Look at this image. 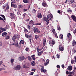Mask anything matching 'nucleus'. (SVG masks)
<instances>
[{"mask_svg": "<svg viewBox=\"0 0 76 76\" xmlns=\"http://www.w3.org/2000/svg\"><path fill=\"white\" fill-rule=\"evenodd\" d=\"M12 3H16V1L14 0L11 2V6L12 7H14L15 9H16V8H17V7H18L17 5H16L15 4H12Z\"/></svg>", "mask_w": 76, "mask_h": 76, "instance_id": "1", "label": "nucleus"}, {"mask_svg": "<svg viewBox=\"0 0 76 76\" xmlns=\"http://www.w3.org/2000/svg\"><path fill=\"white\" fill-rule=\"evenodd\" d=\"M21 67L20 65H17L15 66H14L13 68L14 70H19L20 69Z\"/></svg>", "mask_w": 76, "mask_h": 76, "instance_id": "2", "label": "nucleus"}, {"mask_svg": "<svg viewBox=\"0 0 76 76\" xmlns=\"http://www.w3.org/2000/svg\"><path fill=\"white\" fill-rule=\"evenodd\" d=\"M33 29L34 31V33H36V32H37V33H39L40 32V31H39L38 28H33Z\"/></svg>", "mask_w": 76, "mask_h": 76, "instance_id": "3", "label": "nucleus"}, {"mask_svg": "<svg viewBox=\"0 0 76 76\" xmlns=\"http://www.w3.org/2000/svg\"><path fill=\"white\" fill-rule=\"evenodd\" d=\"M49 43L50 45L52 44V47H53V45L55 44V41L54 39H53L52 41L50 40L49 42Z\"/></svg>", "mask_w": 76, "mask_h": 76, "instance_id": "4", "label": "nucleus"}, {"mask_svg": "<svg viewBox=\"0 0 76 76\" xmlns=\"http://www.w3.org/2000/svg\"><path fill=\"white\" fill-rule=\"evenodd\" d=\"M67 37L69 39V41L70 42L71 41V39H72L71 37H71V34L70 33H68L67 34Z\"/></svg>", "mask_w": 76, "mask_h": 76, "instance_id": "5", "label": "nucleus"}, {"mask_svg": "<svg viewBox=\"0 0 76 76\" xmlns=\"http://www.w3.org/2000/svg\"><path fill=\"white\" fill-rule=\"evenodd\" d=\"M59 49L60 51H64V47H63V45H61L59 46Z\"/></svg>", "mask_w": 76, "mask_h": 76, "instance_id": "6", "label": "nucleus"}, {"mask_svg": "<svg viewBox=\"0 0 76 76\" xmlns=\"http://www.w3.org/2000/svg\"><path fill=\"white\" fill-rule=\"evenodd\" d=\"M75 3L74 0H68V3L69 4H72V3Z\"/></svg>", "mask_w": 76, "mask_h": 76, "instance_id": "7", "label": "nucleus"}, {"mask_svg": "<svg viewBox=\"0 0 76 76\" xmlns=\"http://www.w3.org/2000/svg\"><path fill=\"white\" fill-rule=\"evenodd\" d=\"M76 41H75V40H73L72 42V46L73 48L75 47V45H76Z\"/></svg>", "mask_w": 76, "mask_h": 76, "instance_id": "8", "label": "nucleus"}, {"mask_svg": "<svg viewBox=\"0 0 76 76\" xmlns=\"http://www.w3.org/2000/svg\"><path fill=\"white\" fill-rule=\"evenodd\" d=\"M71 18L72 19H73V20L75 22H76V17L74 15H72L71 16Z\"/></svg>", "mask_w": 76, "mask_h": 76, "instance_id": "9", "label": "nucleus"}, {"mask_svg": "<svg viewBox=\"0 0 76 76\" xmlns=\"http://www.w3.org/2000/svg\"><path fill=\"white\" fill-rule=\"evenodd\" d=\"M46 40H47V39L45 38L43 39V45L44 46H45V43H46Z\"/></svg>", "mask_w": 76, "mask_h": 76, "instance_id": "10", "label": "nucleus"}, {"mask_svg": "<svg viewBox=\"0 0 76 76\" xmlns=\"http://www.w3.org/2000/svg\"><path fill=\"white\" fill-rule=\"evenodd\" d=\"M67 69L69 71H71V70H72V66H68L67 68Z\"/></svg>", "mask_w": 76, "mask_h": 76, "instance_id": "11", "label": "nucleus"}, {"mask_svg": "<svg viewBox=\"0 0 76 76\" xmlns=\"http://www.w3.org/2000/svg\"><path fill=\"white\" fill-rule=\"evenodd\" d=\"M37 17L38 18H42V16L41 14V13H38L37 15Z\"/></svg>", "mask_w": 76, "mask_h": 76, "instance_id": "12", "label": "nucleus"}, {"mask_svg": "<svg viewBox=\"0 0 76 76\" xmlns=\"http://www.w3.org/2000/svg\"><path fill=\"white\" fill-rule=\"evenodd\" d=\"M7 33L6 32H4L2 34V37H6V36H7Z\"/></svg>", "mask_w": 76, "mask_h": 76, "instance_id": "13", "label": "nucleus"}, {"mask_svg": "<svg viewBox=\"0 0 76 76\" xmlns=\"http://www.w3.org/2000/svg\"><path fill=\"white\" fill-rule=\"evenodd\" d=\"M12 40L14 42H15L16 40V37L15 36V35L12 37Z\"/></svg>", "mask_w": 76, "mask_h": 76, "instance_id": "14", "label": "nucleus"}, {"mask_svg": "<svg viewBox=\"0 0 76 76\" xmlns=\"http://www.w3.org/2000/svg\"><path fill=\"white\" fill-rule=\"evenodd\" d=\"M42 5L44 7H47V3L45 2H43L42 3Z\"/></svg>", "mask_w": 76, "mask_h": 76, "instance_id": "15", "label": "nucleus"}, {"mask_svg": "<svg viewBox=\"0 0 76 76\" xmlns=\"http://www.w3.org/2000/svg\"><path fill=\"white\" fill-rule=\"evenodd\" d=\"M43 52H44V50L42 51L41 52L37 53V54L38 56H41V55L42 54Z\"/></svg>", "mask_w": 76, "mask_h": 76, "instance_id": "16", "label": "nucleus"}, {"mask_svg": "<svg viewBox=\"0 0 76 76\" xmlns=\"http://www.w3.org/2000/svg\"><path fill=\"white\" fill-rule=\"evenodd\" d=\"M0 30L3 31H6V28H3L2 27L0 28Z\"/></svg>", "mask_w": 76, "mask_h": 76, "instance_id": "17", "label": "nucleus"}, {"mask_svg": "<svg viewBox=\"0 0 76 76\" xmlns=\"http://www.w3.org/2000/svg\"><path fill=\"white\" fill-rule=\"evenodd\" d=\"M66 74L68 75H72V72H68V71H66Z\"/></svg>", "mask_w": 76, "mask_h": 76, "instance_id": "18", "label": "nucleus"}, {"mask_svg": "<svg viewBox=\"0 0 76 76\" xmlns=\"http://www.w3.org/2000/svg\"><path fill=\"white\" fill-rule=\"evenodd\" d=\"M23 1L24 3H29V0H23Z\"/></svg>", "mask_w": 76, "mask_h": 76, "instance_id": "19", "label": "nucleus"}, {"mask_svg": "<svg viewBox=\"0 0 76 76\" xmlns=\"http://www.w3.org/2000/svg\"><path fill=\"white\" fill-rule=\"evenodd\" d=\"M35 55H33L31 56L32 58L34 61H35L36 59L35 58Z\"/></svg>", "mask_w": 76, "mask_h": 76, "instance_id": "20", "label": "nucleus"}, {"mask_svg": "<svg viewBox=\"0 0 76 76\" xmlns=\"http://www.w3.org/2000/svg\"><path fill=\"white\" fill-rule=\"evenodd\" d=\"M48 19V18L45 17H43L42 18V20H43V21H44L45 22Z\"/></svg>", "mask_w": 76, "mask_h": 76, "instance_id": "21", "label": "nucleus"}, {"mask_svg": "<svg viewBox=\"0 0 76 76\" xmlns=\"http://www.w3.org/2000/svg\"><path fill=\"white\" fill-rule=\"evenodd\" d=\"M7 7H6V9H5L4 10L6 11L7 10H8L9 9V5L8 4H7L6 5Z\"/></svg>", "mask_w": 76, "mask_h": 76, "instance_id": "22", "label": "nucleus"}, {"mask_svg": "<svg viewBox=\"0 0 76 76\" xmlns=\"http://www.w3.org/2000/svg\"><path fill=\"white\" fill-rule=\"evenodd\" d=\"M20 44H25V41L23 40H21L20 42Z\"/></svg>", "mask_w": 76, "mask_h": 76, "instance_id": "23", "label": "nucleus"}, {"mask_svg": "<svg viewBox=\"0 0 76 76\" xmlns=\"http://www.w3.org/2000/svg\"><path fill=\"white\" fill-rule=\"evenodd\" d=\"M0 16H1L4 19V20H6V18H5V16L4 15H0Z\"/></svg>", "mask_w": 76, "mask_h": 76, "instance_id": "24", "label": "nucleus"}, {"mask_svg": "<svg viewBox=\"0 0 76 76\" xmlns=\"http://www.w3.org/2000/svg\"><path fill=\"white\" fill-rule=\"evenodd\" d=\"M10 16L12 18H15V15L13 14H12V13H10Z\"/></svg>", "mask_w": 76, "mask_h": 76, "instance_id": "25", "label": "nucleus"}, {"mask_svg": "<svg viewBox=\"0 0 76 76\" xmlns=\"http://www.w3.org/2000/svg\"><path fill=\"white\" fill-rule=\"evenodd\" d=\"M6 70V68L4 67H2L0 68V71H1L2 70Z\"/></svg>", "mask_w": 76, "mask_h": 76, "instance_id": "26", "label": "nucleus"}, {"mask_svg": "<svg viewBox=\"0 0 76 76\" xmlns=\"http://www.w3.org/2000/svg\"><path fill=\"white\" fill-rule=\"evenodd\" d=\"M59 37L60 39H63V34H61L59 35Z\"/></svg>", "mask_w": 76, "mask_h": 76, "instance_id": "27", "label": "nucleus"}, {"mask_svg": "<svg viewBox=\"0 0 76 76\" xmlns=\"http://www.w3.org/2000/svg\"><path fill=\"white\" fill-rule=\"evenodd\" d=\"M40 70L41 71V72H44V67H42L41 68Z\"/></svg>", "mask_w": 76, "mask_h": 76, "instance_id": "28", "label": "nucleus"}, {"mask_svg": "<svg viewBox=\"0 0 76 76\" xmlns=\"http://www.w3.org/2000/svg\"><path fill=\"white\" fill-rule=\"evenodd\" d=\"M31 65L33 66H34L35 65V62L34 61L31 62Z\"/></svg>", "mask_w": 76, "mask_h": 76, "instance_id": "29", "label": "nucleus"}, {"mask_svg": "<svg viewBox=\"0 0 76 76\" xmlns=\"http://www.w3.org/2000/svg\"><path fill=\"white\" fill-rule=\"evenodd\" d=\"M25 60V57L23 56H22L21 57V61H23Z\"/></svg>", "mask_w": 76, "mask_h": 76, "instance_id": "30", "label": "nucleus"}, {"mask_svg": "<svg viewBox=\"0 0 76 76\" xmlns=\"http://www.w3.org/2000/svg\"><path fill=\"white\" fill-rule=\"evenodd\" d=\"M24 31L25 32H29V31H28V30H27V29H26L25 27H24Z\"/></svg>", "mask_w": 76, "mask_h": 76, "instance_id": "31", "label": "nucleus"}, {"mask_svg": "<svg viewBox=\"0 0 76 76\" xmlns=\"http://www.w3.org/2000/svg\"><path fill=\"white\" fill-rule=\"evenodd\" d=\"M23 68H25V69H28V68H29L27 66H26L25 65H23Z\"/></svg>", "mask_w": 76, "mask_h": 76, "instance_id": "32", "label": "nucleus"}, {"mask_svg": "<svg viewBox=\"0 0 76 76\" xmlns=\"http://www.w3.org/2000/svg\"><path fill=\"white\" fill-rule=\"evenodd\" d=\"M43 47L41 49H39L38 50H37V52H39V51H41L43 49Z\"/></svg>", "mask_w": 76, "mask_h": 76, "instance_id": "33", "label": "nucleus"}, {"mask_svg": "<svg viewBox=\"0 0 76 76\" xmlns=\"http://www.w3.org/2000/svg\"><path fill=\"white\" fill-rule=\"evenodd\" d=\"M29 24H31V25H32L34 23V21L31 20L29 22Z\"/></svg>", "mask_w": 76, "mask_h": 76, "instance_id": "34", "label": "nucleus"}, {"mask_svg": "<svg viewBox=\"0 0 76 76\" xmlns=\"http://www.w3.org/2000/svg\"><path fill=\"white\" fill-rule=\"evenodd\" d=\"M67 12H69V13H72V11L71 10H67Z\"/></svg>", "mask_w": 76, "mask_h": 76, "instance_id": "35", "label": "nucleus"}, {"mask_svg": "<svg viewBox=\"0 0 76 76\" xmlns=\"http://www.w3.org/2000/svg\"><path fill=\"white\" fill-rule=\"evenodd\" d=\"M39 37V36L38 35H35V38L36 39H37Z\"/></svg>", "mask_w": 76, "mask_h": 76, "instance_id": "36", "label": "nucleus"}, {"mask_svg": "<svg viewBox=\"0 0 76 76\" xmlns=\"http://www.w3.org/2000/svg\"><path fill=\"white\" fill-rule=\"evenodd\" d=\"M9 38H10V36L9 35L7 36L6 37L5 39H9Z\"/></svg>", "mask_w": 76, "mask_h": 76, "instance_id": "37", "label": "nucleus"}, {"mask_svg": "<svg viewBox=\"0 0 76 76\" xmlns=\"http://www.w3.org/2000/svg\"><path fill=\"white\" fill-rule=\"evenodd\" d=\"M54 35L56 37V38H58V36H57V33H56V32H55Z\"/></svg>", "mask_w": 76, "mask_h": 76, "instance_id": "38", "label": "nucleus"}, {"mask_svg": "<svg viewBox=\"0 0 76 76\" xmlns=\"http://www.w3.org/2000/svg\"><path fill=\"white\" fill-rule=\"evenodd\" d=\"M25 37H26L27 38H29V35H28V34H25Z\"/></svg>", "mask_w": 76, "mask_h": 76, "instance_id": "39", "label": "nucleus"}, {"mask_svg": "<svg viewBox=\"0 0 76 76\" xmlns=\"http://www.w3.org/2000/svg\"><path fill=\"white\" fill-rule=\"evenodd\" d=\"M46 21L47 22V25H48V23H50V21H49L48 20V19Z\"/></svg>", "mask_w": 76, "mask_h": 76, "instance_id": "40", "label": "nucleus"}, {"mask_svg": "<svg viewBox=\"0 0 76 76\" xmlns=\"http://www.w3.org/2000/svg\"><path fill=\"white\" fill-rule=\"evenodd\" d=\"M29 40H31V39H32V35H31V34L29 35Z\"/></svg>", "mask_w": 76, "mask_h": 76, "instance_id": "41", "label": "nucleus"}, {"mask_svg": "<svg viewBox=\"0 0 76 76\" xmlns=\"http://www.w3.org/2000/svg\"><path fill=\"white\" fill-rule=\"evenodd\" d=\"M18 7L19 8H22L23 7V6L21 5H19L18 6Z\"/></svg>", "mask_w": 76, "mask_h": 76, "instance_id": "42", "label": "nucleus"}, {"mask_svg": "<svg viewBox=\"0 0 76 76\" xmlns=\"http://www.w3.org/2000/svg\"><path fill=\"white\" fill-rule=\"evenodd\" d=\"M47 16L48 19L49 20H51V18H50V16H49V15H48Z\"/></svg>", "mask_w": 76, "mask_h": 76, "instance_id": "43", "label": "nucleus"}, {"mask_svg": "<svg viewBox=\"0 0 76 76\" xmlns=\"http://www.w3.org/2000/svg\"><path fill=\"white\" fill-rule=\"evenodd\" d=\"M3 20L4 22H5V21H4V19H3V18H1V17H0V20Z\"/></svg>", "mask_w": 76, "mask_h": 76, "instance_id": "44", "label": "nucleus"}, {"mask_svg": "<svg viewBox=\"0 0 76 76\" xmlns=\"http://www.w3.org/2000/svg\"><path fill=\"white\" fill-rule=\"evenodd\" d=\"M28 60L30 61H31L32 60V59L30 57V56H28Z\"/></svg>", "mask_w": 76, "mask_h": 76, "instance_id": "45", "label": "nucleus"}, {"mask_svg": "<svg viewBox=\"0 0 76 76\" xmlns=\"http://www.w3.org/2000/svg\"><path fill=\"white\" fill-rule=\"evenodd\" d=\"M14 61H15L14 59H12L11 60V63L12 64L13 63V62H14Z\"/></svg>", "mask_w": 76, "mask_h": 76, "instance_id": "46", "label": "nucleus"}, {"mask_svg": "<svg viewBox=\"0 0 76 76\" xmlns=\"http://www.w3.org/2000/svg\"><path fill=\"white\" fill-rule=\"evenodd\" d=\"M20 45H21V44L19 43V45H17V47H18V48H20Z\"/></svg>", "mask_w": 76, "mask_h": 76, "instance_id": "47", "label": "nucleus"}, {"mask_svg": "<svg viewBox=\"0 0 76 76\" xmlns=\"http://www.w3.org/2000/svg\"><path fill=\"white\" fill-rule=\"evenodd\" d=\"M27 10H27V9H24L23 10V12H26V11H27Z\"/></svg>", "mask_w": 76, "mask_h": 76, "instance_id": "48", "label": "nucleus"}, {"mask_svg": "<svg viewBox=\"0 0 76 76\" xmlns=\"http://www.w3.org/2000/svg\"><path fill=\"white\" fill-rule=\"evenodd\" d=\"M56 57L58 58H60V55L58 54H57L56 55Z\"/></svg>", "mask_w": 76, "mask_h": 76, "instance_id": "49", "label": "nucleus"}, {"mask_svg": "<svg viewBox=\"0 0 76 76\" xmlns=\"http://www.w3.org/2000/svg\"><path fill=\"white\" fill-rule=\"evenodd\" d=\"M46 63H48V64H49V62H50V60L49 59H47L46 61Z\"/></svg>", "mask_w": 76, "mask_h": 76, "instance_id": "50", "label": "nucleus"}, {"mask_svg": "<svg viewBox=\"0 0 76 76\" xmlns=\"http://www.w3.org/2000/svg\"><path fill=\"white\" fill-rule=\"evenodd\" d=\"M32 12H33V13H35V12H36V10H35V9H33V11H32Z\"/></svg>", "mask_w": 76, "mask_h": 76, "instance_id": "51", "label": "nucleus"}, {"mask_svg": "<svg viewBox=\"0 0 76 76\" xmlns=\"http://www.w3.org/2000/svg\"><path fill=\"white\" fill-rule=\"evenodd\" d=\"M18 60H19V61H21V57L20 56L18 59Z\"/></svg>", "mask_w": 76, "mask_h": 76, "instance_id": "52", "label": "nucleus"}, {"mask_svg": "<svg viewBox=\"0 0 76 76\" xmlns=\"http://www.w3.org/2000/svg\"><path fill=\"white\" fill-rule=\"evenodd\" d=\"M58 31H60V30H61V28H60V26L58 27Z\"/></svg>", "mask_w": 76, "mask_h": 76, "instance_id": "53", "label": "nucleus"}, {"mask_svg": "<svg viewBox=\"0 0 76 76\" xmlns=\"http://www.w3.org/2000/svg\"><path fill=\"white\" fill-rule=\"evenodd\" d=\"M61 67L62 69H64V64L62 65Z\"/></svg>", "mask_w": 76, "mask_h": 76, "instance_id": "54", "label": "nucleus"}, {"mask_svg": "<svg viewBox=\"0 0 76 76\" xmlns=\"http://www.w3.org/2000/svg\"><path fill=\"white\" fill-rule=\"evenodd\" d=\"M30 75H34V72H31L30 74Z\"/></svg>", "mask_w": 76, "mask_h": 76, "instance_id": "55", "label": "nucleus"}, {"mask_svg": "<svg viewBox=\"0 0 76 76\" xmlns=\"http://www.w3.org/2000/svg\"><path fill=\"white\" fill-rule=\"evenodd\" d=\"M56 67H57V68H58V69L60 68V65H57V66H56Z\"/></svg>", "mask_w": 76, "mask_h": 76, "instance_id": "56", "label": "nucleus"}, {"mask_svg": "<svg viewBox=\"0 0 76 76\" xmlns=\"http://www.w3.org/2000/svg\"><path fill=\"white\" fill-rule=\"evenodd\" d=\"M28 28V29H31V26H29V25L27 26Z\"/></svg>", "mask_w": 76, "mask_h": 76, "instance_id": "57", "label": "nucleus"}, {"mask_svg": "<svg viewBox=\"0 0 76 76\" xmlns=\"http://www.w3.org/2000/svg\"><path fill=\"white\" fill-rule=\"evenodd\" d=\"M71 63L72 64H73V63H74V60H71Z\"/></svg>", "mask_w": 76, "mask_h": 76, "instance_id": "58", "label": "nucleus"}, {"mask_svg": "<svg viewBox=\"0 0 76 76\" xmlns=\"http://www.w3.org/2000/svg\"><path fill=\"white\" fill-rule=\"evenodd\" d=\"M9 25H6V28L7 29H9Z\"/></svg>", "mask_w": 76, "mask_h": 76, "instance_id": "59", "label": "nucleus"}, {"mask_svg": "<svg viewBox=\"0 0 76 76\" xmlns=\"http://www.w3.org/2000/svg\"><path fill=\"white\" fill-rule=\"evenodd\" d=\"M41 23H36V25H41Z\"/></svg>", "mask_w": 76, "mask_h": 76, "instance_id": "60", "label": "nucleus"}, {"mask_svg": "<svg viewBox=\"0 0 76 76\" xmlns=\"http://www.w3.org/2000/svg\"><path fill=\"white\" fill-rule=\"evenodd\" d=\"M28 8L27 9V10H29V9H30V7H31V5H28Z\"/></svg>", "mask_w": 76, "mask_h": 76, "instance_id": "61", "label": "nucleus"}, {"mask_svg": "<svg viewBox=\"0 0 76 76\" xmlns=\"http://www.w3.org/2000/svg\"><path fill=\"white\" fill-rule=\"evenodd\" d=\"M73 52L74 53H76V49H74V51H73Z\"/></svg>", "mask_w": 76, "mask_h": 76, "instance_id": "62", "label": "nucleus"}, {"mask_svg": "<svg viewBox=\"0 0 76 76\" xmlns=\"http://www.w3.org/2000/svg\"><path fill=\"white\" fill-rule=\"evenodd\" d=\"M48 64L47 62L44 63V65L45 66H47Z\"/></svg>", "mask_w": 76, "mask_h": 76, "instance_id": "63", "label": "nucleus"}, {"mask_svg": "<svg viewBox=\"0 0 76 76\" xmlns=\"http://www.w3.org/2000/svg\"><path fill=\"white\" fill-rule=\"evenodd\" d=\"M74 58L75 59V61H76V56L74 57Z\"/></svg>", "mask_w": 76, "mask_h": 76, "instance_id": "64", "label": "nucleus"}]
</instances>
